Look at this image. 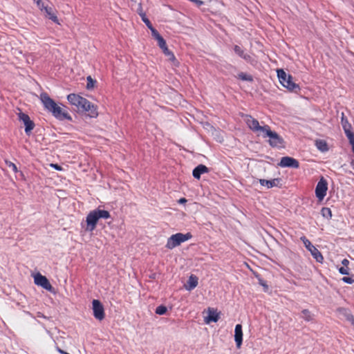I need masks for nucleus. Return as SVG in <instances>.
Returning <instances> with one entry per match:
<instances>
[{"mask_svg": "<svg viewBox=\"0 0 354 354\" xmlns=\"http://www.w3.org/2000/svg\"><path fill=\"white\" fill-rule=\"evenodd\" d=\"M6 165L8 167L11 168L15 173L18 171L16 165L10 161H6Z\"/></svg>", "mask_w": 354, "mask_h": 354, "instance_id": "obj_31", "label": "nucleus"}, {"mask_svg": "<svg viewBox=\"0 0 354 354\" xmlns=\"http://www.w3.org/2000/svg\"><path fill=\"white\" fill-rule=\"evenodd\" d=\"M167 310V309L166 306H165L163 305H160L156 308V313L158 315H165L166 313Z\"/></svg>", "mask_w": 354, "mask_h": 354, "instance_id": "obj_26", "label": "nucleus"}, {"mask_svg": "<svg viewBox=\"0 0 354 354\" xmlns=\"http://www.w3.org/2000/svg\"><path fill=\"white\" fill-rule=\"evenodd\" d=\"M315 145H316L317 148L322 152H326L328 150V144L324 140H316Z\"/></svg>", "mask_w": 354, "mask_h": 354, "instance_id": "obj_22", "label": "nucleus"}, {"mask_svg": "<svg viewBox=\"0 0 354 354\" xmlns=\"http://www.w3.org/2000/svg\"><path fill=\"white\" fill-rule=\"evenodd\" d=\"M300 239L304 244L306 249L311 253L313 258L315 259L317 262L322 263L324 260V257L319 250L314 246L305 236H301Z\"/></svg>", "mask_w": 354, "mask_h": 354, "instance_id": "obj_7", "label": "nucleus"}, {"mask_svg": "<svg viewBox=\"0 0 354 354\" xmlns=\"http://www.w3.org/2000/svg\"><path fill=\"white\" fill-rule=\"evenodd\" d=\"M234 50L240 57H243L244 59H247L246 55L244 54L243 50L241 49L240 46L236 45L234 48Z\"/></svg>", "mask_w": 354, "mask_h": 354, "instance_id": "obj_25", "label": "nucleus"}, {"mask_svg": "<svg viewBox=\"0 0 354 354\" xmlns=\"http://www.w3.org/2000/svg\"><path fill=\"white\" fill-rule=\"evenodd\" d=\"M342 125L350 144L353 146L354 145V133L352 131L351 124L344 116L342 118Z\"/></svg>", "mask_w": 354, "mask_h": 354, "instance_id": "obj_15", "label": "nucleus"}, {"mask_svg": "<svg viewBox=\"0 0 354 354\" xmlns=\"http://www.w3.org/2000/svg\"><path fill=\"white\" fill-rule=\"evenodd\" d=\"M259 284L263 287L264 291H267L268 290V286L267 285V283H266L265 281H263L261 279H259Z\"/></svg>", "mask_w": 354, "mask_h": 354, "instance_id": "obj_35", "label": "nucleus"}, {"mask_svg": "<svg viewBox=\"0 0 354 354\" xmlns=\"http://www.w3.org/2000/svg\"><path fill=\"white\" fill-rule=\"evenodd\" d=\"M328 190V183L326 180L322 177L319 181L317 183L315 188L316 197L319 200L322 201L326 195Z\"/></svg>", "mask_w": 354, "mask_h": 354, "instance_id": "obj_9", "label": "nucleus"}, {"mask_svg": "<svg viewBox=\"0 0 354 354\" xmlns=\"http://www.w3.org/2000/svg\"><path fill=\"white\" fill-rule=\"evenodd\" d=\"M34 282L36 285L41 286L48 291H52L53 290V286L48 279L39 272L34 276Z\"/></svg>", "mask_w": 354, "mask_h": 354, "instance_id": "obj_13", "label": "nucleus"}, {"mask_svg": "<svg viewBox=\"0 0 354 354\" xmlns=\"http://www.w3.org/2000/svg\"><path fill=\"white\" fill-rule=\"evenodd\" d=\"M342 280L344 282V283H348V284H352L354 283V279H352L351 277H344Z\"/></svg>", "mask_w": 354, "mask_h": 354, "instance_id": "obj_34", "label": "nucleus"}, {"mask_svg": "<svg viewBox=\"0 0 354 354\" xmlns=\"http://www.w3.org/2000/svg\"><path fill=\"white\" fill-rule=\"evenodd\" d=\"M40 100L44 104V108L52 113V115L58 120H71L72 118L69 113L59 106L46 93L40 94Z\"/></svg>", "mask_w": 354, "mask_h": 354, "instance_id": "obj_1", "label": "nucleus"}, {"mask_svg": "<svg viewBox=\"0 0 354 354\" xmlns=\"http://www.w3.org/2000/svg\"><path fill=\"white\" fill-rule=\"evenodd\" d=\"M151 32V35L152 36L157 40L158 39H159L160 37H161L162 36L159 34V32L153 27V26H151V28H149Z\"/></svg>", "mask_w": 354, "mask_h": 354, "instance_id": "obj_30", "label": "nucleus"}, {"mask_svg": "<svg viewBox=\"0 0 354 354\" xmlns=\"http://www.w3.org/2000/svg\"><path fill=\"white\" fill-rule=\"evenodd\" d=\"M209 171L208 168L204 165H199L195 167L193 170V176L196 179H200L201 174L207 173Z\"/></svg>", "mask_w": 354, "mask_h": 354, "instance_id": "obj_21", "label": "nucleus"}, {"mask_svg": "<svg viewBox=\"0 0 354 354\" xmlns=\"http://www.w3.org/2000/svg\"><path fill=\"white\" fill-rule=\"evenodd\" d=\"M347 319L351 322L352 325L354 326V317L353 315H348Z\"/></svg>", "mask_w": 354, "mask_h": 354, "instance_id": "obj_39", "label": "nucleus"}, {"mask_svg": "<svg viewBox=\"0 0 354 354\" xmlns=\"http://www.w3.org/2000/svg\"><path fill=\"white\" fill-rule=\"evenodd\" d=\"M280 182V178H274L272 180L259 179V183L261 185L267 187L268 188L278 187Z\"/></svg>", "mask_w": 354, "mask_h": 354, "instance_id": "obj_20", "label": "nucleus"}, {"mask_svg": "<svg viewBox=\"0 0 354 354\" xmlns=\"http://www.w3.org/2000/svg\"><path fill=\"white\" fill-rule=\"evenodd\" d=\"M192 237V235L190 232H187L186 234L179 232L173 234L169 238H168L166 243V248L171 250L180 245L182 243L191 239Z\"/></svg>", "mask_w": 354, "mask_h": 354, "instance_id": "obj_4", "label": "nucleus"}, {"mask_svg": "<svg viewBox=\"0 0 354 354\" xmlns=\"http://www.w3.org/2000/svg\"><path fill=\"white\" fill-rule=\"evenodd\" d=\"M92 306L94 317L99 321L104 319L105 317L104 308L100 301L93 299Z\"/></svg>", "mask_w": 354, "mask_h": 354, "instance_id": "obj_10", "label": "nucleus"}, {"mask_svg": "<svg viewBox=\"0 0 354 354\" xmlns=\"http://www.w3.org/2000/svg\"><path fill=\"white\" fill-rule=\"evenodd\" d=\"M198 283V278L194 274H191L185 285V288L187 290L191 291L194 289Z\"/></svg>", "mask_w": 354, "mask_h": 354, "instance_id": "obj_18", "label": "nucleus"}, {"mask_svg": "<svg viewBox=\"0 0 354 354\" xmlns=\"http://www.w3.org/2000/svg\"><path fill=\"white\" fill-rule=\"evenodd\" d=\"M38 8L41 11L45 12V17L52 20L53 22L59 24V20L56 15L55 14L54 9L52 7H49L45 5L44 2L41 0H34Z\"/></svg>", "mask_w": 354, "mask_h": 354, "instance_id": "obj_6", "label": "nucleus"}, {"mask_svg": "<svg viewBox=\"0 0 354 354\" xmlns=\"http://www.w3.org/2000/svg\"><path fill=\"white\" fill-rule=\"evenodd\" d=\"M157 41H158V46L162 50H167L166 42H165V39L162 38V37L158 39Z\"/></svg>", "mask_w": 354, "mask_h": 354, "instance_id": "obj_27", "label": "nucleus"}, {"mask_svg": "<svg viewBox=\"0 0 354 354\" xmlns=\"http://www.w3.org/2000/svg\"><path fill=\"white\" fill-rule=\"evenodd\" d=\"M80 111L86 113L87 115L90 118H95L98 116L97 106L87 99Z\"/></svg>", "mask_w": 354, "mask_h": 354, "instance_id": "obj_12", "label": "nucleus"}, {"mask_svg": "<svg viewBox=\"0 0 354 354\" xmlns=\"http://www.w3.org/2000/svg\"><path fill=\"white\" fill-rule=\"evenodd\" d=\"M140 16L141 17V19L142 21L146 24L148 28H151V26H152L151 23L149 20V19L147 17L145 12H140Z\"/></svg>", "mask_w": 354, "mask_h": 354, "instance_id": "obj_24", "label": "nucleus"}, {"mask_svg": "<svg viewBox=\"0 0 354 354\" xmlns=\"http://www.w3.org/2000/svg\"><path fill=\"white\" fill-rule=\"evenodd\" d=\"M279 165L282 167H292L295 169L299 167L298 160L289 156L282 157Z\"/></svg>", "mask_w": 354, "mask_h": 354, "instance_id": "obj_16", "label": "nucleus"}, {"mask_svg": "<svg viewBox=\"0 0 354 354\" xmlns=\"http://www.w3.org/2000/svg\"><path fill=\"white\" fill-rule=\"evenodd\" d=\"M277 73L279 82L283 86L291 91L299 89V85L292 81V77L286 73L283 68H278Z\"/></svg>", "mask_w": 354, "mask_h": 354, "instance_id": "obj_3", "label": "nucleus"}, {"mask_svg": "<svg viewBox=\"0 0 354 354\" xmlns=\"http://www.w3.org/2000/svg\"><path fill=\"white\" fill-rule=\"evenodd\" d=\"M262 136L263 138L269 137V144L273 147H279L283 144V139L277 133L272 131L268 124H266Z\"/></svg>", "mask_w": 354, "mask_h": 354, "instance_id": "obj_5", "label": "nucleus"}, {"mask_svg": "<svg viewBox=\"0 0 354 354\" xmlns=\"http://www.w3.org/2000/svg\"><path fill=\"white\" fill-rule=\"evenodd\" d=\"M322 213L323 214L324 216H326L327 215H329L330 217H331L332 216V213H331V211L329 208L328 207H323L322 209Z\"/></svg>", "mask_w": 354, "mask_h": 354, "instance_id": "obj_32", "label": "nucleus"}, {"mask_svg": "<svg viewBox=\"0 0 354 354\" xmlns=\"http://www.w3.org/2000/svg\"><path fill=\"white\" fill-rule=\"evenodd\" d=\"M220 318L219 313L214 308H208V316L205 317V322L209 324L210 322H216Z\"/></svg>", "mask_w": 354, "mask_h": 354, "instance_id": "obj_19", "label": "nucleus"}, {"mask_svg": "<svg viewBox=\"0 0 354 354\" xmlns=\"http://www.w3.org/2000/svg\"><path fill=\"white\" fill-rule=\"evenodd\" d=\"M163 53L168 56L169 59H174V55L167 48V50H163Z\"/></svg>", "mask_w": 354, "mask_h": 354, "instance_id": "obj_36", "label": "nucleus"}, {"mask_svg": "<svg viewBox=\"0 0 354 354\" xmlns=\"http://www.w3.org/2000/svg\"><path fill=\"white\" fill-rule=\"evenodd\" d=\"M237 77L243 81L252 82L253 77L251 75L240 73L237 75Z\"/></svg>", "mask_w": 354, "mask_h": 354, "instance_id": "obj_23", "label": "nucleus"}, {"mask_svg": "<svg viewBox=\"0 0 354 354\" xmlns=\"http://www.w3.org/2000/svg\"><path fill=\"white\" fill-rule=\"evenodd\" d=\"M303 317L306 321H310L312 317L310 315V312L308 309H304L302 310Z\"/></svg>", "mask_w": 354, "mask_h": 354, "instance_id": "obj_29", "label": "nucleus"}, {"mask_svg": "<svg viewBox=\"0 0 354 354\" xmlns=\"http://www.w3.org/2000/svg\"><path fill=\"white\" fill-rule=\"evenodd\" d=\"M67 100L69 102V103L72 105L76 107L77 111H80L84 103H85V101L86 100V98L75 94V93H71L67 96Z\"/></svg>", "mask_w": 354, "mask_h": 354, "instance_id": "obj_11", "label": "nucleus"}, {"mask_svg": "<svg viewBox=\"0 0 354 354\" xmlns=\"http://www.w3.org/2000/svg\"><path fill=\"white\" fill-rule=\"evenodd\" d=\"M86 81H87L86 88L88 89H91V88H94L95 83L96 82L95 80H93L91 76H88L86 77Z\"/></svg>", "mask_w": 354, "mask_h": 354, "instance_id": "obj_28", "label": "nucleus"}, {"mask_svg": "<svg viewBox=\"0 0 354 354\" xmlns=\"http://www.w3.org/2000/svg\"><path fill=\"white\" fill-rule=\"evenodd\" d=\"M339 272L342 274L348 275L349 274V268L346 267H341L339 268Z\"/></svg>", "mask_w": 354, "mask_h": 354, "instance_id": "obj_33", "label": "nucleus"}, {"mask_svg": "<svg viewBox=\"0 0 354 354\" xmlns=\"http://www.w3.org/2000/svg\"><path fill=\"white\" fill-rule=\"evenodd\" d=\"M187 199L185 198H181L178 200V203H180V204H183V203H187Z\"/></svg>", "mask_w": 354, "mask_h": 354, "instance_id": "obj_40", "label": "nucleus"}, {"mask_svg": "<svg viewBox=\"0 0 354 354\" xmlns=\"http://www.w3.org/2000/svg\"><path fill=\"white\" fill-rule=\"evenodd\" d=\"M343 267L348 268L349 261L347 259H344L342 261Z\"/></svg>", "mask_w": 354, "mask_h": 354, "instance_id": "obj_38", "label": "nucleus"}, {"mask_svg": "<svg viewBox=\"0 0 354 354\" xmlns=\"http://www.w3.org/2000/svg\"><path fill=\"white\" fill-rule=\"evenodd\" d=\"M245 121L248 127L253 132H261L262 133V134L264 133V127H266V124L263 126H261L259 121L257 119L252 117L251 115H246L245 117Z\"/></svg>", "mask_w": 354, "mask_h": 354, "instance_id": "obj_8", "label": "nucleus"}, {"mask_svg": "<svg viewBox=\"0 0 354 354\" xmlns=\"http://www.w3.org/2000/svg\"><path fill=\"white\" fill-rule=\"evenodd\" d=\"M19 120L21 121L25 125V132L29 135L31 131L35 127L34 122L30 120V117L24 113L20 112L18 115Z\"/></svg>", "mask_w": 354, "mask_h": 354, "instance_id": "obj_14", "label": "nucleus"}, {"mask_svg": "<svg viewBox=\"0 0 354 354\" xmlns=\"http://www.w3.org/2000/svg\"><path fill=\"white\" fill-rule=\"evenodd\" d=\"M50 166L51 167L54 168L55 169L57 170V171L63 170L62 167L60 165H57V164L52 163V164L50 165Z\"/></svg>", "mask_w": 354, "mask_h": 354, "instance_id": "obj_37", "label": "nucleus"}, {"mask_svg": "<svg viewBox=\"0 0 354 354\" xmlns=\"http://www.w3.org/2000/svg\"><path fill=\"white\" fill-rule=\"evenodd\" d=\"M234 340L237 348H240L243 342V330L241 324H236L234 330Z\"/></svg>", "mask_w": 354, "mask_h": 354, "instance_id": "obj_17", "label": "nucleus"}, {"mask_svg": "<svg viewBox=\"0 0 354 354\" xmlns=\"http://www.w3.org/2000/svg\"><path fill=\"white\" fill-rule=\"evenodd\" d=\"M140 12H142V8H141V6H139V9H138V14H139Z\"/></svg>", "mask_w": 354, "mask_h": 354, "instance_id": "obj_41", "label": "nucleus"}, {"mask_svg": "<svg viewBox=\"0 0 354 354\" xmlns=\"http://www.w3.org/2000/svg\"><path fill=\"white\" fill-rule=\"evenodd\" d=\"M110 217L111 214L109 212L104 209H100V208H97L91 211L86 218V230L92 232L95 229L99 219H108Z\"/></svg>", "mask_w": 354, "mask_h": 354, "instance_id": "obj_2", "label": "nucleus"}]
</instances>
